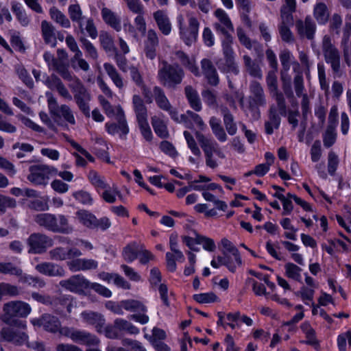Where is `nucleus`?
I'll use <instances>...</instances> for the list:
<instances>
[{"mask_svg":"<svg viewBox=\"0 0 351 351\" xmlns=\"http://www.w3.org/2000/svg\"><path fill=\"white\" fill-rule=\"evenodd\" d=\"M32 311L29 304L21 300H12L3 305L0 319L5 324L20 328H27L25 321L16 319V317H26Z\"/></svg>","mask_w":351,"mask_h":351,"instance_id":"nucleus-1","label":"nucleus"},{"mask_svg":"<svg viewBox=\"0 0 351 351\" xmlns=\"http://www.w3.org/2000/svg\"><path fill=\"white\" fill-rule=\"evenodd\" d=\"M195 138L204 152L206 165L210 169L217 168L219 166V162L214 155L221 159L226 158L218 143L213 137L204 135L200 132H195Z\"/></svg>","mask_w":351,"mask_h":351,"instance_id":"nucleus-2","label":"nucleus"},{"mask_svg":"<svg viewBox=\"0 0 351 351\" xmlns=\"http://www.w3.org/2000/svg\"><path fill=\"white\" fill-rule=\"evenodd\" d=\"M186 18L187 25L182 14L178 15L176 21L180 38L186 45L189 46L197 38L199 23L192 12H187Z\"/></svg>","mask_w":351,"mask_h":351,"instance_id":"nucleus-3","label":"nucleus"},{"mask_svg":"<svg viewBox=\"0 0 351 351\" xmlns=\"http://www.w3.org/2000/svg\"><path fill=\"white\" fill-rule=\"evenodd\" d=\"M184 77V71L177 63L169 64L163 62L162 66L158 70V79L165 87L173 88L180 84Z\"/></svg>","mask_w":351,"mask_h":351,"instance_id":"nucleus-4","label":"nucleus"},{"mask_svg":"<svg viewBox=\"0 0 351 351\" xmlns=\"http://www.w3.org/2000/svg\"><path fill=\"white\" fill-rule=\"evenodd\" d=\"M322 49L326 62L330 65L335 77H341L340 54L336 47L332 43L331 38L325 35L322 39Z\"/></svg>","mask_w":351,"mask_h":351,"instance_id":"nucleus-5","label":"nucleus"},{"mask_svg":"<svg viewBox=\"0 0 351 351\" xmlns=\"http://www.w3.org/2000/svg\"><path fill=\"white\" fill-rule=\"evenodd\" d=\"M29 173L27 180L35 185L45 186L47 184L50 176H56L58 169L53 166L37 164L29 167Z\"/></svg>","mask_w":351,"mask_h":351,"instance_id":"nucleus-6","label":"nucleus"},{"mask_svg":"<svg viewBox=\"0 0 351 351\" xmlns=\"http://www.w3.org/2000/svg\"><path fill=\"white\" fill-rule=\"evenodd\" d=\"M60 335L68 337L75 343L88 346H96L99 343V339L95 335L73 327L63 326Z\"/></svg>","mask_w":351,"mask_h":351,"instance_id":"nucleus-7","label":"nucleus"},{"mask_svg":"<svg viewBox=\"0 0 351 351\" xmlns=\"http://www.w3.org/2000/svg\"><path fill=\"white\" fill-rule=\"evenodd\" d=\"M249 109L254 113V117L258 118L260 107H265L267 105V99L263 88L256 81H252L250 84Z\"/></svg>","mask_w":351,"mask_h":351,"instance_id":"nucleus-8","label":"nucleus"},{"mask_svg":"<svg viewBox=\"0 0 351 351\" xmlns=\"http://www.w3.org/2000/svg\"><path fill=\"white\" fill-rule=\"evenodd\" d=\"M49 110L51 114L62 117L66 122L71 125L75 124V119L73 111L70 107L66 104L58 106V101L51 92L46 93Z\"/></svg>","mask_w":351,"mask_h":351,"instance_id":"nucleus-9","label":"nucleus"},{"mask_svg":"<svg viewBox=\"0 0 351 351\" xmlns=\"http://www.w3.org/2000/svg\"><path fill=\"white\" fill-rule=\"evenodd\" d=\"M70 88L74 94V99L78 108L86 117H89L90 108L88 101L90 99V97L86 88L80 80H75V84H70Z\"/></svg>","mask_w":351,"mask_h":351,"instance_id":"nucleus-10","label":"nucleus"},{"mask_svg":"<svg viewBox=\"0 0 351 351\" xmlns=\"http://www.w3.org/2000/svg\"><path fill=\"white\" fill-rule=\"evenodd\" d=\"M27 243L29 246V253L43 254L53 245V242L51 237L44 234L33 233L28 237Z\"/></svg>","mask_w":351,"mask_h":351,"instance_id":"nucleus-11","label":"nucleus"},{"mask_svg":"<svg viewBox=\"0 0 351 351\" xmlns=\"http://www.w3.org/2000/svg\"><path fill=\"white\" fill-rule=\"evenodd\" d=\"M152 95L154 98L157 106L162 110L167 112L171 118L179 121V114L176 108H173L165 95L164 90L159 86L153 88Z\"/></svg>","mask_w":351,"mask_h":351,"instance_id":"nucleus-12","label":"nucleus"},{"mask_svg":"<svg viewBox=\"0 0 351 351\" xmlns=\"http://www.w3.org/2000/svg\"><path fill=\"white\" fill-rule=\"evenodd\" d=\"M60 286L70 292L82 294L88 289L89 280L83 275H73L68 279L62 280L59 282Z\"/></svg>","mask_w":351,"mask_h":351,"instance_id":"nucleus-13","label":"nucleus"},{"mask_svg":"<svg viewBox=\"0 0 351 351\" xmlns=\"http://www.w3.org/2000/svg\"><path fill=\"white\" fill-rule=\"evenodd\" d=\"M114 119L117 123H106L105 125L106 131L111 135H119L120 138H125L129 132V127L122 108H118L117 117H114Z\"/></svg>","mask_w":351,"mask_h":351,"instance_id":"nucleus-14","label":"nucleus"},{"mask_svg":"<svg viewBox=\"0 0 351 351\" xmlns=\"http://www.w3.org/2000/svg\"><path fill=\"white\" fill-rule=\"evenodd\" d=\"M217 21L213 23L215 32L220 35H228L234 32V25L225 10L217 9L214 12Z\"/></svg>","mask_w":351,"mask_h":351,"instance_id":"nucleus-15","label":"nucleus"},{"mask_svg":"<svg viewBox=\"0 0 351 351\" xmlns=\"http://www.w3.org/2000/svg\"><path fill=\"white\" fill-rule=\"evenodd\" d=\"M16 328L5 327L2 328L0 332L1 338L8 342L12 343L16 346H22L27 343L28 335L25 332V329Z\"/></svg>","mask_w":351,"mask_h":351,"instance_id":"nucleus-16","label":"nucleus"},{"mask_svg":"<svg viewBox=\"0 0 351 351\" xmlns=\"http://www.w3.org/2000/svg\"><path fill=\"white\" fill-rule=\"evenodd\" d=\"M31 323L35 326H43L46 331L51 333L58 332L60 335L63 328L60 319L48 313L43 315L40 318L32 319Z\"/></svg>","mask_w":351,"mask_h":351,"instance_id":"nucleus-17","label":"nucleus"},{"mask_svg":"<svg viewBox=\"0 0 351 351\" xmlns=\"http://www.w3.org/2000/svg\"><path fill=\"white\" fill-rule=\"evenodd\" d=\"M171 60L180 62L182 66L191 71L194 75L200 76V72L195 58L189 57L184 51L178 50L173 52Z\"/></svg>","mask_w":351,"mask_h":351,"instance_id":"nucleus-18","label":"nucleus"},{"mask_svg":"<svg viewBox=\"0 0 351 351\" xmlns=\"http://www.w3.org/2000/svg\"><path fill=\"white\" fill-rule=\"evenodd\" d=\"M101 16L103 21L107 26L110 27L117 32L121 31V17L119 14L104 5L101 8Z\"/></svg>","mask_w":351,"mask_h":351,"instance_id":"nucleus-19","label":"nucleus"},{"mask_svg":"<svg viewBox=\"0 0 351 351\" xmlns=\"http://www.w3.org/2000/svg\"><path fill=\"white\" fill-rule=\"evenodd\" d=\"M80 317L83 323L93 326L98 332H102L106 323V319L103 315L98 312L84 311L81 313Z\"/></svg>","mask_w":351,"mask_h":351,"instance_id":"nucleus-20","label":"nucleus"},{"mask_svg":"<svg viewBox=\"0 0 351 351\" xmlns=\"http://www.w3.org/2000/svg\"><path fill=\"white\" fill-rule=\"evenodd\" d=\"M295 27L298 34L302 38H306L308 40L314 38L316 32V25L310 16H306L304 21H296Z\"/></svg>","mask_w":351,"mask_h":351,"instance_id":"nucleus-21","label":"nucleus"},{"mask_svg":"<svg viewBox=\"0 0 351 351\" xmlns=\"http://www.w3.org/2000/svg\"><path fill=\"white\" fill-rule=\"evenodd\" d=\"M69 269L72 272L96 269L98 262L92 258H75L66 263Z\"/></svg>","mask_w":351,"mask_h":351,"instance_id":"nucleus-22","label":"nucleus"},{"mask_svg":"<svg viewBox=\"0 0 351 351\" xmlns=\"http://www.w3.org/2000/svg\"><path fill=\"white\" fill-rule=\"evenodd\" d=\"M153 18L158 29L163 35L168 36L171 34L172 25L167 11L164 10H157L154 12Z\"/></svg>","mask_w":351,"mask_h":351,"instance_id":"nucleus-23","label":"nucleus"},{"mask_svg":"<svg viewBox=\"0 0 351 351\" xmlns=\"http://www.w3.org/2000/svg\"><path fill=\"white\" fill-rule=\"evenodd\" d=\"M202 72L208 83L213 86H216L219 83V77L217 69L213 62L206 58L201 61Z\"/></svg>","mask_w":351,"mask_h":351,"instance_id":"nucleus-24","label":"nucleus"},{"mask_svg":"<svg viewBox=\"0 0 351 351\" xmlns=\"http://www.w3.org/2000/svg\"><path fill=\"white\" fill-rule=\"evenodd\" d=\"M35 269L39 273L48 276L62 277L65 275L64 268L51 262H43L36 265Z\"/></svg>","mask_w":351,"mask_h":351,"instance_id":"nucleus-25","label":"nucleus"},{"mask_svg":"<svg viewBox=\"0 0 351 351\" xmlns=\"http://www.w3.org/2000/svg\"><path fill=\"white\" fill-rule=\"evenodd\" d=\"M151 123L156 135L161 138H167L169 134L167 129V122L163 119L162 114L152 117Z\"/></svg>","mask_w":351,"mask_h":351,"instance_id":"nucleus-26","label":"nucleus"},{"mask_svg":"<svg viewBox=\"0 0 351 351\" xmlns=\"http://www.w3.org/2000/svg\"><path fill=\"white\" fill-rule=\"evenodd\" d=\"M285 4L281 8L282 22L280 25L287 26L293 23V12L295 10V0H285Z\"/></svg>","mask_w":351,"mask_h":351,"instance_id":"nucleus-27","label":"nucleus"},{"mask_svg":"<svg viewBox=\"0 0 351 351\" xmlns=\"http://www.w3.org/2000/svg\"><path fill=\"white\" fill-rule=\"evenodd\" d=\"M143 245L136 241H132L125 246L122 251V256L127 263H132L138 258V252L142 249Z\"/></svg>","mask_w":351,"mask_h":351,"instance_id":"nucleus-28","label":"nucleus"},{"mask_svg":"<svg viewBox=\"0 0 351 351\" xmlns=\"http://www.w3.org/2000/svg\"><path fill=\"white\" fill-rule=\"evenodd\" d=\"M184 94L190 106L194 110L199 112L202 108V105L196 89L188 85L184 88Z\"/></svg>","mask_w":351,"mask_h":351,"instance_id":"nucleus-29","label":"nucleus"},{"mask_svg":"<svg viewBox=\"0 0 351 351\" xmlns=\"http://www.w3.org/2000/svg\"><path fill=\"white\" fill-rule=\"evenodd\" d=\"M75 217L77 221L84 227L94 229L96 216L89 210L80 209L75 213Z\"/></svg>","mask_w":351,"mask_h":351,"instance_id":"nucleus-30","label":"nucleus"},{"mask_svg":"<svg viewBox=\"0 0 351 351\" xmlns=\"http://www.w3.org/2000/svg\"><path fill=\"white\" fill-rule=\"evenodd\" d=\"M42 36L46 44L54 47L56 44L55 27L47 21L41 22Z\"/></svg>","mask_w":351,"mask_h":351,"instance_id":"nucleus-31","label":"nucleus"},{"mask_svg":"<svg viewBox=\"0 0 351 351\" xmlns=\"http://www.w3.org/2000/svg\"><path fill=\"white\" fill-rule=\"evenodd\" d=\"M104 67L115 86L118 88L119 90H123L125 88V82L116 68L112 64L108 62L104 64Z\"/></svg>","mask_w":351,"mask_h":351,"instance_id":"nucleus-32","label":"nucleus"},{"mask_svg":"<svg viewBox=\"0 0 351 351\" xmlns=\"http://www.w3.org/2000/svg\"><path fill=\"white\" fill-rule=\"evenodd\" d=\"M73 231V227L69 224L68 218L64 215H56V221L53 225V232L62 234H71Z\"/></svg>","mask_w":351,"mask_h":351,"instance_id":"nucleus-33","label":"nucleus"},{"mask_svg":"<svg viewBox=\"0 0 351 351\" xmlns=\"http://www.w3.org/2000/svg\"><path fill=\"white\" fill-rule=\"evenodd\" d=\"M330 12L324 3H316L313 8V16L319 25H325L329 19Z\"/></svg>","mask_w":351,"mask_h":351,"instance_id":"nucleus-34","label":"nucleus"},{"mask_svg":"<svg viewBox=\"0 0 351 351\" xmlns=\"http://www.w3.org/2000/svg\"><path fill=\"white\" fill-rule=\"evenodd\" d=\"M11 10L22 26L26 27L29 25L30 22L29 17L27 16L25 8L21 3L12 1L11 3Z\"/></svg>","mask_w":351,"mask_h":351,"instance_id":"nucleus-35","label":"nucleus"},{"mask_svg":"<svg viewBox=\"0 0 351 351\" xmlns=\"http://www.w3.org/2000/svg\"><path fill=\"white\" fill-rule=\"evenodd\" d=\"M209 125L213 134L219 142L223 143L227 141L228 136L221 125L219 119L215 117H210L209 120Z\"/></svg>","mask_w":351,"mask_h":351,"instance_id":"nucleus-36","label":"nucleus"},{"mask_svg":"<svg viewBox=\"0 0 351 351\" xmlns=\"http://www.w3.org/2000/svg\"><path fill=\"white\" fill-rule=\"evenodd\" d=\"M116 327L119 330L120 334H128L130 335H137L140 333V330L132 322L123 319H116Z\"/></svg>","mask_w":351,"mask_h":351,"instance_id":"nucleus-37","label":"nucleus"},{"mask_svg":"<svg viewBox=\"0 0 351 351\" xmlns=\"http://www.w3.org/2000/svg\"><path fill=\"white\" fill-rule=\"evenodd\" d=\"M219 108L223 117V123L226 130L230 135H234L237 132V127L236 123L234 122L232 114L229 112L228 109L223 105H221Z\"/></svg>","mask_w":351,"mask_h":351,"instance_id":"nucleus-38","label":"nucleus"},{"mask_svg":"<svg viewBox=\"0 0 351 351\" xmlns=\"http://www.w3.org/2000/svg\"><path fill=\"white\" fill-rule=\"evenodd\" d=\"M87 176L89 182L95 189L97 193H99L103 189L108 187V183L106 182V178L99 174L96 171H89Z\"/></svg>","mask_w":351,"mask_h":351,"instance_id":"nucleus-39","label":"nucleus"},{"mask_svg":"<svg viewBox=\"0 0 351 351\" xmlns=\"http://www.w3.org/2000/svg\"><path fill=\"white\" fill-rule=\"evenodd\" d=\"M132 106L136 114V120L147 119V110L143 99L138 95L132 97Z\"/></svg>","mask_w":351,"mask_h":351,"instance_id":"nucleus-40","label":"nucleus"},{"mask_svg":"<svg viewBox=\"0 0 351 351\" xmlns=\"http://www.w3.org/2000/svg\"><path fill=\"white\" fill-rule=\"evenodd\" d=\"M35 222L40 226L44 227L53 232L56 215L51 213H40L34 216Z\"/></svg>","mask_w":351,"mask_h":351,"instance_id":"nucleus-41","label":"nucleus"},{"mask_svg":"<svg viewBox=\"0 0 351 351\" xmlns=\"http://www.w3.org/2000/svg\"><path fill=\"white\" fill-rule=\"evenodd\" d=\"M280 123V118L278 115L276 109L271 106L269 110V120L265 123V132L267 134H271L274 129H278Z\"/></svg>","mask_w":351,"mask_h":351,"instance_id":"nucleus-42","label":"nucleus"},{"mask_svg":"<svg viewBox=\"0 0 351 351\" xmlns=\"http://www.w3.org/2000/svg\"><path fill=\"white\" fill-rule=\"evenodd\" d=\"M99 42L101 47L106 53L117 52L112 36L106 31H102L99 34Z\"/></svg>","mask_w":351,"mask_h":351,"instance_id":"nucleus-43","label":"nucleus"},{"mask_svg":"<svg viewBox=\"0 0 351 351\" xmlns=\"http://www.w3.org/2000/svg\"><path fill=\"white\" fill-rule=\"evenodd\" d=\"M221 243L225 250L223 252L225 256L226 255V252L230 253L233 256V262H234L237 265L241 266L242 261L238 249L226 238L222 239Z\"/></svg>","mask_w":351,"mask_h":351,"instance_id":"nucleus-44","label":"nucleus"},{"mask_svg":"<svg viewBox=\"0 0 351 351\" xmlns=\"http://www.w3.org/2000/svg\"><path fill=\"white\" fill-rule=\"evenodd\" d=\"M210 265L214 268H219L221 265H226L230 271L235 272L237 265L234 262H233L232 258L226 255L224 257L217 256V258H213L211 261Z\"/></svg>","mask_w":351,"mask_h":351,"instance_id":"nucleus-45","label":"nucleus"},{"mask_svg":"<svg viewBox=\"0 0 351 351\" xmlns=\"http://www.w3.org/2000/svg\"><path fill=\"white\" fill-rule=\"evenodd\" d=\"M222 98L226 103L233 109H237L236 100L239 101L242 107L243 106L244 95L238 90L232 91L230 93H223Z\"/></svg>","mask_w":351,"mask_h":351,"instance_id":"nucleus-46","label":"nucleus"},{"mask_svg":"<svg viewBox=\"0 0 351 351\" xmlns=\"http://www.w3.org/2000/svg\"><path fill=\"white\" fill-rule=\"evenodd\" d=\"M68 12L72 21L77 23L81 31L83 32L82 21L84 19V17L82 15V11L80 5H70L68 8Z\"/></svg>","mask_w":351,"mask_h":351,"instance_id":"nucleus-47","label":"nucleus"},{"mask_svg":"<svg viewBox=\"0 0 351 351\" xmlns=\"http://www.w3.org/2000/svg\"><path fill=\"white\" fill-rule=\"evenodd\" d=\"M22 269L11 262H0V274L16 276L22 275Z\"/></svg>","mask_w":351,"mask_h":351,"instance_id":"nucleus-48","label":"nucleus"},{"mask_svg":"<svg viewBox=\"0 0 351 351\" xmlns=\"http://www.w3.org/2000/svg\"><path fill=\"white\" fill-rule=\"evenodd\" d=\"M20 294L19 288L8 282H0V302L4 297H16Z\"/></svg>","mask_w":351,"mask_h":351,"instance_id":"nucleus-49","label":"nucleus"},{"mask_svg":"<svg viewBox=\"0 0 351 351\" xmlns=\"http://www.w3.org/2000/svg\"><path fill=\"white\" fill-rule=\"evenodd\" d=\"M101 191H104L101 194V197L102 199L107 203L112 204L114 203L117 200V196L121 197V194L118 189L117 186H110V184H108V187L106 189H103Z\"/></svg>","mask_w":351,"mask_h":351,"instance_id":"nucleus-50","label":"nucleus"},{"mask_svg":"<svg viewBox=\"0 0 351 351\" xmlns=\"http://www.w3.org/2000/svg\"><path fill=\"white\" fill-rule=\"evenodd\" d=\"M19 282L34 288H42L45 285V282L42 279L24 274L23 271L22 275L19 276Z\"/></svg>","mask_w":351,"mask_h":351,"instance_id":"nucleus-51","label":"nucleus"},{"mask_svg":"<svg viewBox=\"0 0 351 351\" xmlns=\"http://www.w3.org/2000/svg\"><path fill=\"white\" fill-rule=\"evenodd\" d=\"M51 18L64 28H69L71 23L69 19L58 8L53 7L49 10Z\"/></svg>","mask_w":351,"mask_h":351,"instance_id":"nucleus-52","label":"nucleus"},{"mask_svg":"<svg viewBox=\"0 0 351 351\" xmlns=\"http://www.w3.org/2000/svg\"><path fill=\"white\" fill-rule=\"evenodd\" d=\"M179 120L178 122H186L187 120L193 121L202 130L206 127L200 116L191 110H187L185 114L179 115Z\"/></svg>","mask_w":351,"mask_h":351,"instance_id":"nucleus-53","label":"nucleus"},{"mask_svg":"<svg viewBox=\"0 0 351 351\" xmlns=\"http://www.w3.org/2000/svg\"><path fill=\"white\" fill-rule=\"evenodd\" d=\"M301 330L305 334L306 340L303 341L306 344H309L311 346H317L318 344V341L316 339L315 331L311 327V324L305 322L300 326Z\"/></svg>","mask_w":351,"mask_h":351,"instance_id":"nucleus-54","label":"nucleus"},{"mask_svg":"<svg viewBox=\"0 0 351 351\" xmlns=\"http://www.w3.org/2000/svg\"><path fill=\"white\" fill-rule=\"evenodd\" d=\"M122 307L128 311L132 312H147V307L141 302L134 300H127L121 301Z\"/></svg>","mask_w":351,"mask_h":351,"instance_id":"nucleus-55","label":"nucleus"},{"mask_svg":"<svg viewBox=\"0 0 351 351\" xmlns=\"http://www.w3.org/2000/svg\"><path fill=\"white\" fill-rule=\"evenodd\" d=\"M223 38L221 40V46L222 51L224 58H230L235 56L232 44H233V37L231 34L228 35H222Z\"/></svg>","mask_w":351,"mask_h":351,"instance_id":"nucleus-56","label":"nucleus"},{"mask_svg":"<svg viewBox=\"0 0 351 351\" xmlns=\"http://www.w3.org/2000/svg\"><path fill=\"white\" fill-rule=\"evenodd\" d=\"M315 294V289L309 288L306 286H302L300 289L295 293L296 295L300 296L305 304L313 306L314 304L313 298Z\"/></svg>","mask_w":351,"mask_h":351,"instance_id":"nucleus-57","label":"nucleus"},{"mask_svg":"<svg viewBox=\"0 0 351 351\" xmlns=\"http://www.w3.org/2000/svg\"><path fill=\"white\" fill-rule=\"evenodd\" d=\"M73 197L77 202L83 205L92 206L94 203L91 193L84 190L73 192Z\"/></svg>","mask_w":351,"mask_h":351,"instance_id":"nucleus-58","label":"nucleus"},{"mask_svg":"<svg viewBox=\"0 0 351 351\" xmlns=\"http://www.w3.org/2000/svg\"><path fill=\"white\" fill-rule=\"evenodd\" d=\"M289 70H285L284 69L281 71V80L282 82V89L287 97H292L293 93L291 86V77L288 74Z\"/></svg>","mask_w":351,"mask_h":351,"instance_id":"nucleus-59","label":"nucleus"},{"mask_svg":"<svg viewBox=\"0 0 351 351\" xmlns=\"http://www.w3.org/2000/svg\"><path fill=\"white\" fill-rule=\"evenodd\" d=\"M286 276L295 281L300 282L302 269L298 265L288 263L285 265Z\"/></svg>","mask_w":351,"mask_h":351,"instance_id":"nucleus-60","label":"nucleus"},{"mask_svg":"<svg viewBox=\"0 0 351 351\" xmlns=\"http://www.w3.org/2000/svg\"><path fill=\"white\" fill-rule=\"evenodd\" d=\"M53 70L56 71L64 80L73 82L71 84H75V80H79L71 74L69 71L68 66L65 65L62 60Z\"/></svg>","mask_w":351,"mask_h":351,"instance_id":"nucleus-61","label":"nucleus"},{"mask_svg":"<svg viewBox=\"0 0 351 351\" xmlns=\"http://www.w3.org/2000/svg\"><path fill=\"white\" fill-rule=\"evenodd\" d=\"M53 70L56 71L64 80L73 82L71 84H75V80H79L71 74L69 71L68 66L65 65L62 60Z\"/></svg>","mask_w":351,"mask_h":351,"instance_id":"nucleus-62","label":"nucleus"},{"mask_svg":"<svg viewBox=\"0 0 351 351\" xmlns=\"http://www.w3.org/2000/svg\"><path fill=\"white\" fill-rule=\"evenodd\" d=\"M53 70L56 71L64 80L73 82L71 84H75V80H79L71 74L69 71L68 66L65 65L62 60Z\"/></svg>","mask_w":351,"mask_h":351,"instance_id":"nucleus-63","label":"nucleus"},{"mask_svg":"<svg viewBox=\"0 0 351 351\" xmlns=\"http://www.w3.org/2000/svg\"><path fill=\"white\" fill-rule=\"evenodd\" d=\"M53 70L56 71L64 80L73 82L71 84H75V80H79L71 74L69 71L68 66L65 65L62 60Z\"/></svg>","mask_w":351,"mask_h":351,"instance_id":"nucleus-64","label":"nucleus"}]
</instances>
